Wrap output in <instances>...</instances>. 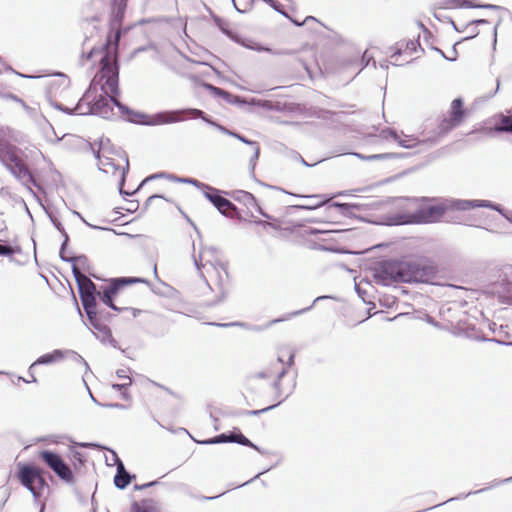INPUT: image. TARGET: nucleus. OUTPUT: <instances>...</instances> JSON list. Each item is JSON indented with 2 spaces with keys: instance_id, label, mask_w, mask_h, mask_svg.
<instances>
[{
  "instance_id": "1",
  "label": "nucleus",
  "mask_w": 512,
  "mask_h": 512,
  "mask_svg": "<svg viewBox=\"0 0 512 512\" xmlns=\"http://www.w3.org/2000/svg\"><path fill=\"white\" fill-rule=\"evenodd\" d=\"M123 11H119L109 22V33L106 42L101 49H91L82 54L83 63L99 56V70L93 77L89 90L83 97V101L91 104V113H100L103 108L109 106V102L117 103L119 94V65L118 50L122 29Z\"/></svg>"
},
{
  "instance_id": "2",
  "label": "nucleus",
  "mask_w": 512,
  "mask_h": 512,
  "mask_svg": "<svg viewBox=\"0 0 512 512\" xmlns=\"http://www.w3.org/2000/svg\"><path fill=\"white\" fill-rule=\"evenodd\" d=\"M437 267L423 256L387 260L379 264L375 278L384 285L392 283L429 282L435 278Z\"/></svg>"
},
{
  "instance_id": "3",
  "label": "nucleus",
  "mask_w": 512,
  "mask_h": 512,
  "mask_svg": "<svg viewBox=\"0 0 512 512\" xmlns=\"http://www.w3.org/2000/svg\"><path fill=\"white\" fill-rule=\"evenodd\" d=\"M98 168L116 183L121 190L129 168L126 153L115 147L109 140H101L97 151Z\"/></svg>"
},
{
  "instance_id": "4",
  "label": "nucleus",
  "mask_w": 512,
  "mask_h": 512,
  "mask_svg": "<svg viewBox=\"0 0 512 512\" xmlns=\"http://www.w3.org/2000/svg\"><path fill=\"white\" fill-rule=\"evenodd\" d=\"M72 272L76 279L79 288V294L81 298V302L83 308L91 321V323L96 326L97 320V309H96V299L95 292L96 287L95 284L88 278L81 270L84 269L87 258L84 256L74 257L72 258Z\"/></svg>"
},
{
  "instance_id": "5",
  "label": "nucleus",
  "mask_w": 512,
  "mask_h": 512,
  "mask_svg": "<svg viewBox=\"0 0 512 512\" xmlns=\"http://www.w3.org/2000/svg\"><path fill=\"white\" fill-rule=\"evenodd\" d=\"M295 352L289 346H279L274 354L268 357L261 372L257 377L267 379L276 388L279 387L281 378L294 364Z\"/></svg>"
},
{
  "instance_id": "6",
  "label": "nucleus",
  "mask_w": 512,
  "mask_h": 512,
  "mask_svg": "<svg viewBox=\"0 0 512 512\" xmlns=\"http://www.w3.org/2000/svg\"><path fill=\"white\" fill-rule=\"evenodd\" d=\"M0 161L25 186L30 187L35 184V179L21 157L19 148L2 138H0Z\"/></svg>"
},
{
  "instance_id": "7",
  "label": "nucleus",
  "mask_w": 512,
  "mask_h": 512,
  "mask_svg": "<svg viewBox=\"0 0 512 512\" xmlns=\"http://www.w3.org/2000/svg\"><path fill=\"white\" fill-rule=\"evenodd\" d=\"M470 109L465 106L462 98L458 97L450 103L447 114L444 115L436 124L435 133L442 137L450 133L453 129L462 125L470 116Z\"/></svg>"
},
{
  "instance_id": "8",
  "label": "nucleus",
  "mask_w": 512,
  "mask_h": 512,
  "mask_svg": "<svg viewBox=\"0 0 512 512\" xmlns=\"http://www.w3.org/2000/svg\"><path fill=\"white\" fill-rule=\"evenodd\" d=\"M17 479L36 498L41 497L48 486L43 469L31 464L18 465Z\"/></svg>"
},
{
  "instance_id": "9",
  "label": "nucleus",
  "mask_w": 512,
  "mask_h": 512,
  "mask_svg": "<svg viewBox=\"0 0 512 512\" xmlns=\"http://www.w3.org/2000/svg\"><path fill=\"white\" fill-rule=\"evenodd\" d=\"M423 51L418 39H403L390 48L389 57L394 65L410 63Z\"/></svg>"
},
{
  "instance_id": "10",
  "label": "nucleus",
  "mask_w": 512,
  "mask_h": 512,
  "mask_svg": "<svg viewBox=\"0 0 512 512\" xmlns=\"http://www.w3.org/2000/svg\"><path fill=\"white\" fill-rule=\"evenodd\" d=\"M38 459L52 470L56 476L66 483L74 481V475L70 466L65 462L63 457L49 449L41 450L37 454Z\"/></svg>"
},
{
  "instance_id": "11",
  "label": "nucleus",
  "mask_w": 512,
  "mask_h": 512,
  "mask_svg": "<svg viewBox=\"0 0 512 512\" xmlns=\"http://www.w3.org/2000/svg\"><path fill=\"white\" fill-rule=\"evenodd\" d=\"M197 266L208 283L212 282L216 285H222L225 282V279L228 278L225 266L221 263H214L206 259L205 253L200 254Z\"/></svg>"
},
{
  "instance_id": "12",
  "label": "nucleus",
  "mask_w": 512,
  "mask_h": 512,
  "mask_svg": "<svg viewBox=\"0 0 512 512\" xmlns=\"http://www.w3.org/2000/svg\"><path fill=\"white\" fill-rule=\"evenodd\" d=\"M447 211V206L439 202L424 203L413 212L411 219L415 223H434L439 221Z\"/></svg>"
},
{
  "instance_id": "13",
  "label": "nucleus",
  "mask_w": 512,
  "mask_h": 512,
  "mask_svg": "<svg viewBox=\"0 0 512 512\" xmlns=\"http://www.w3.org/2000/svg\"><path fill=\"white\" fill-rule=\"evenodd\" d=\"M143 282H145V280L138 277L115 278L110 282V285L105 288L102 293H99V297L105 305L116 310L117 308L113 304V297L117 294V292L126 285Z\"/></svg>"
},
{
  "instance_id": "14",
  "label": "nucleus",
  "mask_w": 512,
  "mask_h": 512,
  "mask_svg": "<svg viewBox=\"0 0 512 512\" xmlns=\"http://www.w3.org/2000/svg\"><path fill=\"white\" fill-rule=\"evenodd\" d=\"M64 358V353L61 350H54L51 353L44 354L40 356L35 362H33L29 367V374L31 379L25 380V382H37L36 377L34 376V371L36 367L40 364H51L58 362Z\"/></svg>"
},
{
  "instance_id": "15",
  "label": "nucleus",
  "mask_w": 512,
  "mask_h": 512,
  "mask_svg": "<svg viewBox=\"0 0 512 512\" xmlns=\"http://www.w3.org/2000/svg\"><path fill=\"white\" fill-rule=\"evenodd\" d=\"M225 442H235L244 446L254 447V445L251 443V441L246 438L243 434L238 433H231L229 435L227 434H221L214 438L199 441L201 444H217V443H225Z\"/></svg>"
},
{
  "instance_id": "16",
  "label": "nucleus",
  "mask_w": 512,
  "mask_h": 512,
  "mask_svg": "<svg viewBox=\"0 0 512 512\" xmlns=\"http://www.w3.org/2000/svg\"><path fill=\"white\" fill-rule=\"evenodd\" d=\"M207 197L222 214L233 216L236 209L228 199L218 194H207Z\"/></svg>"
},
{
  "instance_id": "17",
  "label": "nucleus",
  "mask_w": 512,
  "mask_h": 512,
  "mask_svg": "<svg viewBox=\"0 0 512 512\" xmlns=\"http://www.w3.org/2000/svg\"><path fill=\"white\" fill-rule=\"evenodd\" d=\"M70 85V80L66 76L59 75L49 82V92L54 95H61Z\"/></svg>"
},
{
  "instance_id": "18",
  "label": "nucleus",
  "mask_w": 512,
  "mask_h": 512,
  "mask_svg": "<svg viewBox=\"0 0 512 512\" xmlns=\"http://www.w3.org/2000/svg\"><path fill=\"white\" fill-rule=\"evenodd\" d=\"M131 512H159L156 501L153 499H142L133 502Z\"/></svg>"
},
{
  "instance_id": "19",
  "label": "nucleus",
  "mask_w": 512,
  "mask_h": 512,
  "mask_svg": "<svg viewBox=\"0 0 512 512\" xmlns=\"http://www.w3.org/2000/svg\"><path fill=\"white\" fill-rule=\"evenodd\" d=\"M130 475L124 469L123 465H119L117 469V474L114 478V483L116 487L120 489H124L130 483Z\"/></svg>"
},
{
  "instance_id": "20",
  "label": "nucleus",
  "mask_w": 512,
  "mask_h": 512,
  "mask_svg": "<svg viewBox=\"0 0 512 512\" xmlns=\"http://www.w3.org/2000/svg\"><path fill=\"white\" fill-rule=\"evenodd\" d=\"M498 132H512V116H499V124L495 126Z\"/></svg>"
},
{
  "instance_id": "21",
  "label": "nucleus",
  "mask_w": 512,
  "mask_h": 512,
  "mask_svg": "<svg viewBox=\"0 0 512 512\" xmlns=\"http://www.w3.org/2000/svg\"><path fill=\"white\" fill-rule=\"evenodd\" d=\"M307 199L309 201L306 205L307 208H316L322 206L329 200L325 195L308 196Z\"/></svg>"
},
{
  "instance_id": "22",
  "label": "nucleus",
  "mask_w": 512,
  "mask_h": 512,
  "mask_svg": "<svg viewBox=\"0 0 512 512\" xmlns=\"http://www.w3.org/2000/svg\"><path fill=\"white\" fill-rule=\"evenodd\" d=\"M293 22L297 25V26H302V25H305V24H308L310 22H315L319 25H322L324 26L319 20H317L315 17L313 16H307L302 22H299L298 20H293Z\"/></svg>"
},
{
  "instance_id": "23",
  "label": "nucleus",
  "mask_w": 512,
  "mask_h": 512,
  "mask_svg": "<svg viewBox=\"0 0 512 512\" xmlns=\"http://www.w3.org/2000/svg\"><path fill=\"white\" fill-rule=\"evenodd\" d=\"M330 207L339 210L341 213H344V212L349 211L351 208H354L356 206L355 205H351V204H338V203H335V204H333Z\"/></svg>"
},
{
  "instance_id": "24",
  "label": "nucleus",
  "mask_w": 512,
  "mask_h": 512,
  "mask_svg": "<svg viewBox=\"0 0 512 512\" xmlns=\"http://www.w3.org/2000/svg\"><path fill=\"white\" fill-rule=\"evenodd\" d=\"M187 113L192 118H201V119L205 120L204 112L202 110H199V109H189V110H187Z\"/></svg>"
},
{
  "instance_id": "25",
  "label": "nucleus",
  "mask_w": 512,
  "mask_h": 512,
  "mask_svg": "<svg viewBox=\"0 0 512 512\" xmlns=\"http://www.w3.org/2000/svg\"><path fill=\"white\" fill-rule=\"evenodd\" d=\"M14 254V249L10 246L0 245V255L11 256Z\"/></svg>"
},
{
  "instance_id": "26",
  "label": "nucleus",
  "mask_w": 512,
  "mask_h": 512,
  "mask_svg": "<svg viewBox=\"0 0 512 512\" xmlns=\"http://www.w3.org/2000/svg\"><path fill=\"white\" fill-rule=\"evenodd\" d=\"M217 127L223 131L224 133H227V134H230L236 138H238L239 140L245 142V143H248V141L246 139H244L242 136L238 135V134H235V133H232L230 131H228L225 127L221 126V125H217Z\"/></svg>"
},
{
  "instance_id": "27",
  "label": "nucleus",
  "mask_w": 512,
  "mask_h": 512,
  "mask_svg": "<svg viewBox=\"0 0 512 512\" xmlns=\"http://www.w3.org/2000/svg\"><path fill=\"white\" fill-rule=\"evenodd\" d=\"M157 199H162V196H159V195L150 196L146 201V206H150Z\"/></svg>"
},
{
  "instance_id": "28",
  "label": "nucleus",
  "mask_w": 512,
  "mask_h": 512,
  "mask_svg": "<svg viewBox=\"0 0 512 512\" xmlns=\"http://www.w3.org/2000/svg\"><path fill=\"white\" fill-rule=\"evenodd\" d=\"M215 94L221 95L223 94V90L214 86L209 85L208 86Z\"/></svg>"
},
{
  "instance_id": "29",
  "label": "nucleus",
  "mask_w": 512,
  "mask_h": 512,
  "mask_svg": "<svg viewBox=\"0 0 512 512\" xmlns=\"http://www.w3.org/2000/svg\"><path fill=\"white\" fill-rule=\"evenodd\" d=\"M125 378V382L121 384V386H126V385H129L131 383V379L129 377H124ZM114 387H120V385H113Z\"/></svg>"
},
{
  "instance_id": "30",
  "label": "nucleus",
  "mask_w": 512,
  "mask_h": 512,
  "mask_svg": "<svg viewBox=\"0 0 512 512\" xmlns=\"http://www.w3.org/2000/svg\"><path fill=\"white\" fill-rule=\"evenodd\" d=\"M258 210H259V213H260L262 216H264L265 218L270 219V216H269L268 214L264 213L260 208H258Z\"/></svg>"
},
{
  "instance_id": "31",
  "label": "nucleus",
  "mask_w": 512,
  "mask_h": 512,
  "mask_svg": "<svg viewBox=\"0 0 512 512\" xmlns=\"http://www.w3.org/2000/svg\"><path fill=\"white\" fill-rule=\"evenodd\" d=\"M469 5L472 7H486V5L473 4V3H469Z\"/></svg>"
},
{
  "instance_id": "32",
  "label": "nucleus",
  "mask_w": 512,
  "mask_h": 512,
  "mask_svg": "<svg viewBox=\"0 0 512 512\" xmlns=\"http://www.w3.org/2000/svg\"><path fill=\"white\" fill-rule=\"evenodd\" d=\"M124 2V4L126 3L127 0H122Z\"/></svg>"
}]
</instances>
